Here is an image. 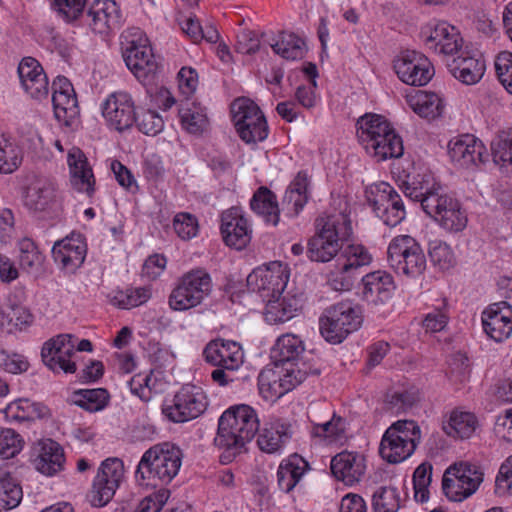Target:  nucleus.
Wrapping results in <instances>:
<instances>
[{
	"label": "nucleus",
	"instance_id": "14",
	"mask_svg": "<svg viewBox=\"0 0 512 512\" xmlns=\"http://www.w3.org/2000/svg\"><path fill=\"white\" fill-rule=\"evenodd\" d=\"M424 212L449 232L462 231L468 222L466 212L458 199L445 191L440 196L426 199Z\"/></svg>",
	"mask_w": 512,
	"mask_h": 512
},
{
	"label": "nucleus",
	"instance_id": "43",
	"mask_svg": "<svg viewBox=\"0 0 512 512\" xmlns=\"http://www.w3.org/2000/svg\"><path fill=\"white\" fill-rule=\"evenodd\" d=\"M6 415L18 421H32L47 417L49 409L43 403L23 398L10 403L6 408Z\"/></svg>",
	"mask_w": 512,
	"mask_h": 512
},
{
	"label": "nucleus",
	"instance_id": "16",
	"mask_svg": "<svg viewBox=\"0 0 512 512\" xmlns=\"http://www.w3.org/2000/svg\"><path fill=\"white\" fill-rule=\"evenodd\" d=\"M394 70L398 78L411 86H425L434 76L431 61L422 53L406 50L394 61Z\"/></svg>",
	"mask_w": 512,
	"mask_h": 512
},
{
	"label": "nucleus",
	"instance_id": "21",
	"mask_svg": "<svg viewBox=\"0 0 512 512\" xmlns=\"http://www.w3.org/2000/svg\"><path fill=\"white\" fill-rule=\"evenodd\" d=\"M486 335L495 342H502L512 333V306L506 301L490 304L481 314Z\"/></svg>",
	"mask_w": 512,
	"mask_h": 512
},
{
	"label": "nucleus",
	"instance_id": "52",
	"mask_svg": "<svg viewBox=\"0 0 512 512\" xmlns=\"http://www.w3.org/2000/svg\"><path fill=\"white\" fill-rule=\"evenodd\" d=\"M22 163L20 148L0 133V173L10 174L16 171Z\"/></svg>",
	"mask_w": 512,
	"mask_h": 512
},
{
	"label": "nucleus",
	"instance_id": "35",
	"mask_svg": "<svg viewBox=\"0 0 512 512\" xmlns=\"http://www.w3.org/2000/svg\"><path fill=\"white\" fill-rule=\"evenodd\" d=\"M305 352L303 340L292 333L279 336L271 348L270 358L276 368L289 364L291 367Z\"/></svg>",
	"mask_w": 512,
	"mask_h": 512
},
{
	"label": "nucleus",
	"instance_id": "27",
	"mask_svg": "<svg viewBox=\"0 0 512 512\" xmlns=\"http://www.w3.org/2000/svg\"><path fill=\"white\" fill-rule=\"evenodd\" d=\"M23 89L34 99L46 98L49 92L47 76L41 64L33 57H24L17 69Z\"/></svg>",
	"mask_w": 512,
	"mask_h": 512
},
{
	"label": "nucleus",
	"instance_id": "63",
	"mask_svg": "<svg viewBox=\"0 0 512 512\" xmlns=\"http://www.w3.org/2000/svg\"><path fill=\"white\" fill-rule=\"evenodd\" d=\"M30 367L27 358L18 353H9L4 349H0V369L12 373L21 374L26 372Z\"/></svg>",
	"mask_w": 512,
	"mask_h": 512
},
{
	"label": "nucleus",
	"instance_id": "37",
	"mask_svg": "<svg viewBox=\"0 0 512 512\" xmlns=\"http://www.w3.org/2000/svg\"><path fill=\"white\" fill-rule=\"evenodd\" d=\"M310 469L308 461L294 453L283 459L277 470L279 488L289 493L299 483L303 475Z\"/></svg>",
	"mask_w": 512,
	"mask_h": 512
},
{
	"label": "nucleus",
	"instance_id": "60",
	"mask_svg": "<svg viewBox=\"0 0 512 512\" xmlns=\"http://www.w3.org/2000/svg\"><path fill=\"white\" fill-rule=\"evenodd\" d=\"M495 71L498 80L512 94V53L509 51H501L494 61Z\"/></svg>",
	"mask_w": 512,
	"mask_h": 512
},
{
	"label": "nucleus",
	"instance_id": "36",
	"mask_svg": "<svg viewBox=\"0 0 512 512\" xmlns=\"http://www.w3.org/2000/svg\"><path fill=\"white\" fill-rule=\"evenodd\" d=\"M403 183V191L406 197L412 201L420 202L422 210H425L426 199L430 196H440L444 189L438 184L429 172L417 174Z\"/></svg>",
	"mask_w": 512,
	"mask_h": 512
},
{
	"label": "nucleus",
	"instance_id": "11",
	"mask_svg": "<svg viewBox=\"0 0 512 512\" xmlns=\"http://www.w3.org/2000/svg\"><path fill=\"white\" fill-rule=\"evenodd\" d=\"M368 205L383 223L389 227L399 225L406 217L400 194L387 182L371 184L365 189Z\"/></svg>",
	"mask_w": 512,
	"mask_h": 512
},
{
	"label": "nucleus",
	"instance_id": "13",
	"mask_svg": "<svg viewBox=\"0 0 512 512\" xmlns=\"http://www.w3.org/2000/svg\"><path fill=\"white\" fill-rule=\"evenodd\" d=\"M124 463L120 458L110 457L102 461L95 476L88 499L92 506L107 505L124 480Z\"/></svg>",
	"mask_w": 512,
	"mask_h": 512
},
{
	"label": "nucleus",
	"instance_id": "32",
	"mask_svg": "<svg viewBox=\"0 0 512 512\" xmlns=\"http://www.w3.org/2000/svg\"><path fill=\"white\" fill-rule=\"evenodd\" d=\"M266 36V33L258 35V50L262 42L269 45L275 54L291 61L301 60L307 53L306 42L293 32L281 31L277 39L274 36L270 38Z\"/></svg>",
	"mask_w": 512,
	"mask_h": 512
},
{
	"label": "nucleus",
	"instance_id": "12",
	"mask_svg": "<svg viewBox=\"0 0 512 512\" xmlns=\"http://www.w3.org/2000/svg\"><path fill=\"white\" fill-rule=\"evenodd\" d=\"M483 473L474 464L461 462L450 466L442 479V489L451 501H462L476 492Z\"/></svg>",
	"mask_w": 512,
	"mask_h": 512
},
{
	"label": "nucleus",
	"instance_id": "57",
	"mask_svg": "<svg viewBox=\"0 0 512 512\" xmlns=\"http://www.w3.org/2000/svg\"><path fill=\"white\" fill-rule=\"evenodd\" d=\"M431 262L442 270L449 269L454 262V254L450 246L439 239L431 240L428 245Z\"/></svg>",
	"mask_w": 512,
	"mask_h": 512
},
{
	"label": "nucleus",
	"instance_id": "8",
	"mask_svg": "<svg viewBox=\"0 0 512 512\" xmlns=\"http://www.w3.org/2000/svg\"><path fill=\"white\" fill-rule=\"evenodd\" d=\"M208 397L202 387L184 384L171 399L162 405L163 415L173 423H186L200 417L207 410Z\"/></svg>",
	"mask_w": 512,
	"mask_h": 512
},
{
	"label": "nucleus",
	"instance_id": "3",
	"mask_svg": "<svg viewBox=\"0 0 512 512\" xmlns=\"http://www.w3.org/2000/svg\"><path fill=\"white\" fill-rule=\"evenodd\" d=\"M356 129L359 143L377 162L403 155V140L386 117L366 113L357 119Z\"/></svg>",
	"mask_w": 512,
	"mask_h": 512
},
{
	"label": "nucleus",
	"instance_id": "44",
	"mask_svg": "<svg viewBox=\"0 0 512 512\" xmlns=\"http://www.w3.org/2000/svg\"><path fill=\"white\" fill-rule=\"evenodd\" d=\"M52 103L56 119L66 126H71L79 115V106L75 91L52 94Z\"/></svg>",
	"mask_w": 512,
	"mask_h": 512
},
{
	"label": "nucleus",
	"instance_id": "47",
	"mask_svg": "<svg viewBox=\"0 0 512 512\" xmlns=\"http://www.w3.org/2000/svg\"><path fill=\"white\" fill-rule=\"evenodd\" d=\"M23 497L19 482L7 471L0 470V512L17 507Z\"/></svg>",
	"mask_w": 512,
	"mask_h": 512
},
{
	"label": "nucleus",
	"instance_id": "55",
	"mask_svg": "<svg viewBox=\"0 0 512 512\" xmlns=\"http://www.w3.org/2000/svg\"><path fill=\"white\" fill-rule=\"evenodd\" d=\"M432 464L421 463L413 473L414 499L416 502L425 503L429 499L428 487L432 481Z\"/></svg>",
	"mask_w": 512,
	"mask_h": 512
},
{
	"label": "nucleus",
	"instance_id": "39",
	"mask_svg": "<svg viewBox=\"0 0 512 512\" xmlns=\"http://www.w3.org/2000/svg\"><path fill=\"white\" fill-rule=\"evenodd\" d=\"M479 428L477 416L468 411L455 409L451 412L449 420L443 425L445 433L455 439H469Z\"/></svg>",
	"mask_w": 512,
	"mask_h": 512
},
{
	"label": "nucleus",
	"instance_id": "45",
	"mask_svg": "<svg viewBox=\"0 0 512 512\" xmlns=\"http://www.w3.org/2000/svg\"><path fill=\"white\" fill-rule=\"evenodd\" d=\"M151 296L150 286L128 287L124 290H115L110 302L120 309H131L145 304Z\"/></svg>",
	"mask_w": 512,
	"mask_h": 512
},
{
	"label": "nucleus",
	"instance_id": "48",
	"mask_svg": "<svg viewBox=\"0 0 512 512\" xmlns=\"http://www.w3.org/2000/svg\"><path fill=\"white\" fill-rule=\"evenodd\" d=\"M415 113L423 118H436L443 112L444 105L440 97L435 93L419 91L408 100Z\"/></svg>",
	"mask_w": 512,
	"mask_h": 512
},
{
	"label": "nucleus",
	"instance_id": "15",
	"mask_svg": "<svg viewBox=\"0 0 512 512\" xmlns=\"http://www.w3.org/2000/svg\"><path fill=\"white\" fill-rule=\"evenodd\" d=\"M420 37L427 48L438 54L454 56L463 50L459 30L446 21H430L421 28Z\"/></svg>",
	"mask_w": 512,
	"mask_h": 512
},
{
	"label": "nucleus",
	"instance_id": "19",
	"mask_svg": "<svg viewBox=\"0 0 512 512\" xmlns=\"http://www.w3.org/2000/svg\"><path fill=\"white\" fill-rule=\"evenodd\" d=\"M220 232L224 243L236 250L244 249L252 239V229L239 207L222 212Z\"/></svg>",
	"mask_w": 512,
	"mask_h": 512
},
{
	"label": "nucleus",
	"instance_id": "24",
	"mask_svg": "<svg viewBox=\"0 0 512 512\" xmlns=\"http://www.w3.org/2000/svg\"><path fill=\"white\" fill-rule=\"evenodd\" d=\"M402 424H392L382 436L379 454L388 463L397 464L410 457L416 449L419 441L396 434Z\"/></svg>",
	"mask_w": 512,
	"mask_h": 512
},
{
	"label": "nucleus",
	"instance_id": "31",
	"mask_svg": "<svg viewBox=\"0 0 512 512\" xmlns=\"http://www.w3.org/2000/svg\"><path fill=\"white\" fill-rule=\"evenodd\" d=\"M258 294L263 301L266 297L283 294L289 280V270L280 261H272L258 266Z\"/></svg>",
	"mask_w": 512,
	"mask_h": 512
},
{
	"label": "nucleus",
	"instance_id": "33",
	"mask_svg": "<svg viewBox=\"0 0 512 512\" xmlns=\"http://www.w3.org/2000/svg\"><path fill=\"white\" fill-rule=\"evenodd\" d=\"M231 115L239 137L246 143H254L256 130V103L246 97L235 99Z\"/></svg>",
	"mask_w": 512,
	"mask_h": 512
},
{
	"label": "nucleus",
	"instance_id": "46",
	"mask_svg": "<svg viewBox=\"0 0 512 512\" xmlns=\"http://www.w3.org/2000/svg\"><path fill=\"white\" fill-rule=\"evenodd\" d=\"M1 324L5 323L12 328L22 329L32 323L33 316L29 309L21 303L13 302L11 297H8L7 303L0 309Z\"/></svg>",
	"mask_w": 512,
	"mask_h": 512
},
{
	"label": "nucleus",
	"instance_id": "29",
	"mask_svg": "<svg viewBox=\"0 0 512 512\" xmlns=\"http://www.w3.org/2000/svg\"><path fill=\"white\" fill-rule=\"evenodd\" d=\"M485 147L474 136L465 134L450 140L448 155L453 163L462 168H470L484 163L483 153Z\"/></svg>",
	"mask_w": 512,
	"mask_h": 512
},
{
	"label": "nucleus",
	"instance_id": "62",
	"mask_svg": "<svg viewBox=\"0 0 512 512\" xmlns=\"http://www.w3.org/2000/svg\"><path fill=\"white\" fill-rule=\"evenodd\" d=\"M173 228L183 240H189L198 233V220L190 213H178L173 220Z\"/></svg>",
	"mask_w": 512,
	"mask_h": 512
},
{
	"label": "nucleus",
	"instance_id": "59",
	"mask_svg": "<svg viewBox=\"0 0 512 512\" xmlns=\"http://www.w3.org/2000/svg\"><path fill=\"white\" fill-rule=\"evenodd\" d=\"M19 251V264L23 269L32 270L40 266L42 255L31 239L24 238L19 241Z\"/></svg>",
	"mask_w": 512,
	"mask_h": 512
},
{
	"label": "nucleus",
	"instance_id": "40",
	"mask_svg": "<svg viewBox=\"0 0 512 512\" xmlns=\"http://www.w3.org/2000/svg\"><path fill=\"white\" fill-rule=\"evenodd\" d=\"M291 379L287 380L288 385H286L285 389H278L282 384H277L275 381L272 383V388L277 394H285L296 386L301 384L308 376H319L321 374V364L318 358L314 356L308 357L307 355L299 358L298 361L295 362L293 367H290Z\"/></svg>",
	"mask_w": 512,
	"mask_h": 512
},
{
	"label": "nucleus",
	"instance_id": "20",
	"mask_svg": "<svg viewBox=\"0 0 512 512\" xmlns=\"http://www.w3.org/2000/svg\"><path fill=\"white\" fill-rule=\"evenodd\" d=\"M87 243L81 234H71L54 243L52 257L56 265L67 273H75L84 263Z\"/></svg>",
	"mask_w": 512,
	"mask_h": 512
},
{
	"label": "nucleus",
	"instance_id": "42",
	"mask_svg": "<svg viewBox=\"0 0 512 512\" xmlns=\"http://www.w3.org/2000/svg\"><path fill=\"white\" fill-rule=\"evenodd\" d=\"M110 394L105 388L79 389L70 396V402L88 412H98L109 404Z\"/></svg>",
	"mask_w": 512,
	"mask_h": 512
},
{
	"label": "nucleus",
	"instance_id": "5",
	"mask_svg": "<svg viewBox=\"0 0 512 512\" xmlns=\"http://www.w3.org/2000/svg\"><path fill=\"white\" fill-rule=\"evenodd\" d=\"M363 323V309L350 300L327 307L319 318L320 333L331 344L342 343Z\"/></svg>",
	"mask_w": 512,
	"mask_h": 512
},
{
	"label": "nucleus",
	"instance_id": "56",
	"mask_svg": "<svg viewBox=\"0 0 512 512\" xmlns=\"http://www.w3.org/2000/svg\"><path fill=\"white\" fill-rule=\"evenodd\" d=\"M420 401L419 390L415 387L394 392L387 400L388 409L395 414L405 413Z\"/></svg>",
	"mask_w": 512,
	"mask_h": 512
},
{
	"label": "nucleus",
	"instance_id": "6",
	"mask_svg": "<svg viewBox=\"0 0 512 512\" xmlns=\"http://www.w3.org/2000/svg\"><path fill=\"white\" fill-rule=\"evenodd\" d=\"M212 279L202 269H192L178 278L168 297V305L173 311H187L202 304L211 294Z\"/></svg>",
	"mask_w": 512,
	"mask_h": 512
},
{
	"label": "nucleus",
	"instance_id": "2",
	"mask_svg": "<svg viewBox=\"0 0 512 512\" xmlns=\"http://www.w3.org/2000/svg\"><path fill=\"white\" fill-rule=\"evenodd\" d=\"M313 226L314 233L306 244L307 259L321 264L336 261L353 234L350 219L345 215H323L314 220Z\"/></svg>",
	"mask_w": 512,
	"mask_h": 512
},
{
	"label": "nucleus",
	"instance_id": "51",
	"mask_svg": "<svg viewBox=\"0 0 512 512\" xmlns=\"http://www.w3.org/2000/svg\"><path fill=\"white\" fill-rule=\"evenodd\" d=\"M55 200V191L50 185L30 187L25 196V206L33 212L48 211Z\"/></svg>",
	"mask_w": 512,
	"mask_h": 512
},
{
	"label": "nucleus",
	"instance_id": "10",
	"mask_svg": "<svg viewBox=\"0 0 512 512\" xmlns=\"http://www.w3.org/2000/svg\"><path fill=\"white\" fill-rule=\"evenodd\" d=\"M387 259L397 273L418 277L426 269V256L420 244L410 235H398L389 243Z\"/></svg>",
	"mask_w": 512,
	"mask_h": 512
},
{
	"label": "nucleus",
	"instance_id": "25",
	"mask_svg": "<svg viewBox=\"0 0 512 512\" xmlns=\"http://www.w3.org/2000/svg\"><path fill=\"white\" fill-rule=\"evenodd\" d=\"M332 475L346 486L359 483L366 472V459L358 452L342 451L330 463Z\"/></svg>",
	"mask_w": 512,
	"mask_h": 512
},
{
	"label": "nucleus",
	"instance_id": "28",
	"mask_svg": "<svg viewBox=\"0 0 512 512\" xmlns=\"http://www.w3.org/2000/svg\"><path fill=\"white\" fill-rule=\"evenodd\" d=\"M86 24L99 34L116 29L121 23V13L114 0H95L86 13Z\"/></svg>",
	"mask_w": 512,
	"mask_h": 512
},
{
	"label": "nucleus",
	"instance_id": "17",
	"mask_svg": "<svg viewBox=\"0 0 512 512\" xmlns=\"http://www.w3.org/2000/svg\"><path fill=\"white\" fill-rule=\"evenodd\" d=\"M72 343V336L60 334L55 338L46 341L41 350V357L44 364L52 371H63L66 374L76 372V363L71 357L76 354Z\"/></svg>",
	"mask_w": 512,
	"mask_h": 512
},
{
	"label": "nucleus",
	"instance_id": "4",
	"mask_svg": "<svg viewBox=\"0 0 512 512\" xmlns=\"http://www.w3.org/2000/svg\"><path fill=\"white\" fill-rule=\"evenodd\" d=\"M183 452L179 446L171 442H162L147 449L135 471V477L141 484H169L179 473L182 465Z\"/></svg>",
	"mask_w": 512,
	"mask_h": 512
},
{
	"label": "nucleus",
	"instance_id": "61",
	"mask_svg": "<svg viewBox=\"0 0 512 512\" xmlns=\"http://www.w3.org/2000/svg\"><path fill=\"white\" fill-rule=\"evenodd\" d=\"M22 439L13 429L0 428V458L9 459L22 449Z\"/></svg>",
	"mask_w": 512,
	"mask_h": 512
},
{
	"label": "nucleus",
	"instance_id": "54",
	"mask_svg": "<svg viewBox=\"0 0 512 512\" xmlns=\"http://www.w3.org/2000/svg\"><path fill=\"white\" fill-rule=\"evenodd\" d=\"M345 430L346 420L333 413L332 418L324 423L312 421L311 434L314 437L329 438L332 441H337L344 437Z\"/></svg>",
	"mask_w": 512,
	"mask_h": 512
},
{
	"label": "nucleus",
	"instance_id": "7",
	"mask_svg": "<svg viewBox=\"0 0 512 512\" xmlns=\"http://www.w3.org/2000/svg\"><path fill=\"white\" fill-rule=\"evenodd\" d=\"M122 56L127 68L142 83L151 82L158 69L148 38L142 31L128 32L121 37Z\"/></svg>",
	"mask_w": 512,
	"mask_h": 512
},
{
	"label": "nucleus",
	"instance_id": "30",
	"mask_svg": "<svg viewBox=\"0 0 512 512\" xmlns=\"http://www.w3.org/2000/svg\"><path fill=\"white\" fill-rule=\"evenodd\" d=\"M263 311L264 320L271 325H278L291 320L302 309V297L287 293L266 297Z\"/></svg>",
	"mask_w": 512,
	"mask_h": 512
},
{
	"label": "nucleus",
	"instance_id": "53",
	"mask_svg": "<svg viewBox=\"0 0 512 512\" xmlns=\"http://www.w3.org/2000/svg\"><path fill=\"white\" fill-rule=\"evenodd\" d=\"M400 507V495L395 487H380L372 496L374 512H398Z\"/></svg>",
	"mask_w": 512,
	"mask_h": 512
},
{
	"label": "nucleus",
	"instance_id": "49",
	"mask_svg": "<svg viewBox=\"0 0 512 512\" xmlns=\"http://www.w3.org/2000/svg\"><path fill=\"white\" fill-rule=\"evenodd\" d=\"M283 371H275L273 369L264 368L258 374V392L268 400L269 398H280L284 394H277L272 388V383L275 381L277 384H282L278 389H285L286 385H288L287 380L291 379L290 369L286 368V372Z\"/></svg>",
	"mask_w": 512,
	"mask_h": 512
},
{
	"label": "nucleus",
	"instance_id": "64",
	"mask_svg": "<svg viewBox=\"0 0 512 512\" xmlns=\"http://www.w3.org/2000/svg\"><path fill=\"white\" fill-rule=\"evenodd\" d=\"M87 0H54L53 7L58 15L67 23L73 22L82 15Z\"/></svg>",
	"mask_w": 512,
	"mask_h": 512
},
{
	"label": "nucleus",
	"instance_id": "22",
	"mask_svg": "<svg viewBox=\"0 0 512 512\" xmlns=\"http://www.w3.org/2000/svg\"><path fill=\"white\" fill-rule=\"evenodd\" d=\"M361 299L368 305L380 306L387 303L396 288L393 277L383 270H376L361 279Z\"/></svg>",
	"mask_w": 512,
	"mask_h": 512
},
{
	"label": "nucleus",
	"instance_id": "1",
	"mask_svg": "<svg viewBox=\"0 0 512 512\" xmlns=\"http://www.w3.org/2000/svg\"><path fill=\"white\" fill-rule=\"evenodd\" d=\"M256 436V412L246 404H238L225 410L218 420L214 445L222 450V464L231 463L246 450L245 445Z\"/></svg>",
	"mask_w": 512,
	"mask_h": 512
},
{
	"label": "nucleus",
	"instance_id": "58",
	"mask_svg": "<svg viewBox=\"0 0 512 512\" xmlns=\"http://www.w3.org/2000/svg\"><path fill=\"white\" fill-rule=\"evenodd\" d=\"M288 435L278 429H264L261 435H258V448L268 454L280 452Z\"/></svg>",
	"mask_w": 512,
	"mask_h": 512
},
{
	"label": "nucleus",
	"instance_id": "38",
	"mask_svg": "<svg viewBox=\"0 0 512 512\" xmlns=\"http://www.w3.org/2000/svg\"><path fill=\"white\" fill-rule=\"evenodd\" d=\"M64 463L63 448L51 439H46L41 443L40 452L33 461L35 469L46 476H54L62 471Z\"/></svg>",
	"mask_w": 512,
	"mask_h": 512
},
{
	"label": "nucleus",
	"instance_id": "26",
	"mask_svg": "<svg viewBox=\"0 0 512 512\" xmlns=\"http://www.w3.org/2000/svg\"><path fill=\"white\" fill-rule=\"evenodd\" d=\"M70 184L74 190L91 197L95 192V177L84 152L73 147L67 155Z\"/></svg>",
	"mask_w": 512,
	"mask_h": 512
},
{
	"label": "nucleus",
	"instance_id": "34",
	"mask_svg": "<svg viewBox=\"0 0 512 512\" xmlns=\"http://www.w3.org/2000/svg\"><path fill=\"white\" fill-rule=\"evenodd\" d=\"M456 55L447 64L449 72L463 84L473 85L478 83L485 73V61L470 55L468 51L464 50Z\"/></svg>",
	"mask_w": 512,
	"mask_h": 512
},
{
	"label": "nucleus",
	"instance_id": "18",
	"mask_svg": "<svg viewBox=\"0 0 512 512\" xmlns=\"http://www.w3.org/2000/svg\"><path fill=\"white\" fill-rule=\"evenodd\" d=\"M102 114L109 126L119 132L130 129L137 120L134 102L126 92L110 94L102 105Z\"/></svg>",
	"mask_w": 512,
	"mask_h": 512
},
{
	"label": "nucleus",
	"instance_id": "41",
	"mask_svg": "<svg viewBox=\"0 0 512 512\" xmlns=\"http://www.w3.org/2000/svg\"><path fill=\"white\" fill-rule=\"evenodd\" d=\"M179 117L182 127L190 134L200 135L208 126L206 108L196 102L186 101L181 104Z\"/></svg>",
	"mask_w": 512,
	"mask_h": 512
},
{
	"label": "nucleus",
	"instance_id": "50",
	"mask_svg": "<svg viewBox=\"0 0 512 512\" xmlns=\"http://www.w3.org/2000/svg\"><path fill=\"white\" fill-rule=\"evenodd\" d=\"M258 216H261L267 225L277 226L280 221L277 196L266 186L258 187Z\"/></svg>",
	"mask_w": 512,
	"mask_h": 512
},
{
	"label": "nucleus",
	"instance_id": "23",
	"mask_svg": "<svg viewBox=\"0 0 512 512\" xmlns=\"http://www.w3.org/2000/svg\"><path fill=\"white\" fill-rule=\"evenodd\" d=\"M203 356L207 363L216 367H223L228 371H235L243 364L241 346L231 340L216 339L210 341L203 350Z\"/></svg>",
	"mask_w": 512,
	"mask_h": 512
},
{
	"label": "nucleus",
	"instance_id": "9",
	"mask_svg": "<svg viewBox=\"0 0 512 512\" xmlns=\"http://www.w3.org/2000/svg\"><path fill=\"white\" fill-rule=\"evenodd\" d=\"M372 260L371 253L364 245L344 243L328 276L331 287L336 291H349L358 277L359 269L368 266Z\"/></svg>",
	"mask_w": 512,
	"mask_h": 512
}]
</instances>
